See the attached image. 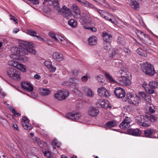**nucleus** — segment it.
<instances>
[{"instance_id":"f257e3e1","label":"nucleus","mask_w":158,"mask_h":158,"mask_svg":"<svg viewBox=\"0 0 158 158\" xmlns=\"http://www.w3.org/2000/svg\"><path fill=\"white\" fill-rule=\"evenodd\" d=\"M34 44L32 43H28L25 41H22L19 44V47H13L11 49V51L15 55H27L28 52L35 55L36 51L33 47Z\"/></svg>"},{"instance_id":"f03ea898","label":"nucleus","mask_w":158,"mask_h":158,"mask_svg":"<svg viewBox=\"0 0 158 158\" xmlns=\"http://www.w3.org/2000/svg\"><path fill=\"white\" fill-rule=\"evenodd\" d=\"M141 68L144 73L150 76H153L156 73L153 66L147 62L141 64Z\"/></svg>"},{"instance_id":"7ed1b4c3","label":"nucleus","mask_w":158,"mask_h":158,"mask_svg":"<svg viewBox=\"0 0 158 158\" xmlns=\"http://www.w3.org/2000/svg\"><path fill=\"white\" fill-rule=\"evenodd\" d=\"M69 92L67 90H58L54 94V98L59 101L64 100L69 95Z\"/></svg>"},{"instance_id":"20e7f679","label":"nucleus","mask_w":158,"mask_h":158,"mask_svg":"<svg viewBox=\"0 0 158 158\" xmlns=\"http://www.w3.org/2000/svg\"><path fill=\"white\" fill-rule=\"evenodd\" d=\"M137 123L140 125L144 127H148L151 124L150 121L149 120L148 115L145 117L141 116L140 118L138 120Z\"/></svg>"},{"instance_id":"39448f33","label":"nucleus","mask_w":158,"mask_h":158,"mask_svg":"<svg viewBox=\"0 0 158 158\" xmlns=\"http://www.w3.org/2000/svg\"><path fill=\"white\" fill-rule=\"evenodd\" d=\"M130 98L127 99L128 102L129 103L132 104L134 106H138L139 104L140 103L141 101L137 95H136L135 96H134L130 95Z\"/></svg>"},{"instance_id":"423d86ee","label":"nucleus","mask_w":158,"mask_h":158,"mask_svg":"<svg viewBox=\"0 0 158 158\" xmlns=\"http://www.w3.org/2000/svg\"><path fill=\"white\" fill-rule=\"evenodd\" d=\"M114 93L117 97L119 98L124 97L126 94L125 92L124 89L119 87L115 88Z\"/></svg>"},{"instance_id":"0eeeda50","label":"nucleus","mask_w":158,"mask_h":158,"mask_svg":"<svg viewBox=\"0 0 158 158\" xmlns=\"http://www.w3.org/2000/svg\"><path fill=\"white\" fill-rule=\"evenodd\" d=\"M98 95L102 98H107L110 96L109 91L103 87L98 88Z\"/></svg>"},{"instance_id":"6e6552de","label":"nucleus","mask_w":158,"mask_h":158,"mask_svg":"<svg viewBox=\"0 0 158 158\" xmlns=\"http://www.w3.org/2000/svg\"><path fill=\"white\" fill-rule=\"evenodd\" d=\"M117 82L120 85L125 86H129L131 84L130 80L129 78H120V77L116 79Z\"/></svg>"},{"instance_id":"1a4fd4ad","label":"nucleus","mask_w":158,"mask_h":158,"mask_svg":"<svg viewBox=\"0 0 158 158\" xmlns=\"http://www.w3.org/2000/svg\"><path fill=\"white\" fill-rule=\"evenodd\" d=\"M66 117L68 118L76 121L81 117V115L79 113H71L67 114Z\"/></svg>"},{"instance_id":"9d476101","label":"nucleus","mask_w":158,"mask_h":158,"mask_svg":"<svg viewBox=\"0 0 158 158\" xmlns=\"http://www.w3.org/2000/svg\"><path fill=\"white\" fill-rule=\"evenodd\" d=\"M72 7V14L74 17L77 19L80 18L81 17V12L79 8L75 4L73 5Z\"/></svg>"},{"instance_id":"9b49d317","label":"nucleus","mask_w":158,"mask_h":158,"mask_svg":"<svg viewBox=\"0 0 158 158\" xmlns=\"http://www.w3.org/2000/svg\"><path fill=\"white\" fill-rule=\"evenodd\" d=\"M127 134L135 136H139L141 133L140 130L138 128L129 129L127 131Z\"/></svg>"},{"instance_id":"f8f14e48","label":"nucleus","mask_w":158,"mask_h":158,"mask_svg":"<svg viewBox=\"0 0 158 158\" xmlns=\"http://www.w3.org/2000/svg\"><path fill=\"white\" fill-rule=\"evenodd\" d=\"M136 95L140 99V101L141 100H144L147 102H149L150 100V96L144 92H139L138 94Z\"/></svg>"},{"instance_id":"ddd939ff","label":"nucleus","mask_w":158,"mask_h":158,"mask_svg":"<svg viewBox=\"0 0 158 158\" xmlns=\"http://www.w3.org/2000/svg\"><path fill=\"white\" fill-rule=\"evenodd\" d=\"M135 33L137 36L141 39L145 40L146 39L150 40L149 35L139 30H136Z\"/></svg>"},{"instance_id":"4468645a","label":"nucleus","mask_w":158,"mask_h":158,"mask_svg":"<svg viewBox=\"0 0 158 158\" xmlns=\"http://www.w3.org/2000/svg\"><path fill=\"white\" fill-rule=\"evenodd\" d=\"M81 89L84 91L85 94L90 97H92L94 96V94L89 88L87 86L81 87Z\"/></svg>"},{"instance_id":"2eb2a0df","label":"nucleus","mask_w":158,"mask_h":158,"mask_svg":"<svg viewBox=\"0 0 158 158\" xmlns=\"http://www.w3.org/2000/svg\"><path fill=\"white\" fill-rule=\"evenodd\" d=\"M59 13L65 17H67L71 15V12L69 9L65 6H63L61 8V12Z\"/></svg>"},{"instance_id":"dca6fc26","label":"nucleus","mask_w":158,"mask_h":158,"mask_svg":"<svg viewBox=\"0 0 158 158\" xmlns=\"http://www.w3.org/2000/svg\"><path fill=\"white\" fill-rule=\"evenodd\" d=\"M22 87L28 91H31L33 90V88L28 82L23 81L21 83Z\"/></svg>"},{"instance_id":"f3484780","label":"nucleus","mask_w":158,"mask_h":158,"mask_svg":"<svg viewBox=\"0 0 158 158\" xmlns=\"http://www.w3.org/2000/svg\"><path fill=\"white\" fill-rule=\"evenodd\" d=\"M99 112L98 110L95 107L90 108L88 111L89 115L93 117L97 116Z\"/></svg>"},{"instance_id":"a211bd4d","label":"nucleus","mask_w":158,"mask_h":158,"mask_svg":"<svg viewBox=\"0 0 158 158\" xmlns=\"http://www.w3.org/2000/svg\"><path fill=\"white\" fill-rule=\"evenodd\" d=\"M102 35L103 40L106 42L110 43L111 41L112 37L111 35L106 32H103Z\"/></svg>"},{"instance_id":"6ab92c4d","label":"nucleus","mask_w":158,"mask_h":158,"mask_svg":"<svg viewBox=\"0 0 158 158\" xmlns=\"http://www.w3.org/2000/svg\"><path fill=\"white\" fill-rule=\"evenodd\" d=\"M128 72H127L123 70H119L117 76H116V78L117 79V78H118L119 77H120V78H129L128 75Z\"/></svg>"},{"instance_id":"aec40b11","label":"nucleus","mask_w":158,"mask_h":158,"mask_svg":"<svg viewBox=\"0 0 158 158\" xmlns=\"http://www.w3.org/2000/svg\"><path fill=\"white\" fill-rule=\"evenodd\" d=\"M96 105L99 107L107 108L108 107V103H106L103 100H99L97 102Z\"/></svg>"},{"instance_id":"412c9836","label":"nucleus","mask_w":158,"mask_h":158,"mask_svg":"<svg viewBox=\"0 0 158 158\" xmlns=\"http://www.w3.org/2000/svg\"><path fill=\"white\" fill-rule=\"evenodd\" d=\"M97 38L94 36H92L88 39L89 44L90 45H95L97 43Z\"/></svg>"},{"instance_id":"4be33fe9","label":"nucleus","mask_w":158,"mask_h":158,"mask_svg":"<svg viewBox=\"0 0 158 158\" xmlns=\"http://www.w3.org/2000/svg\"><path fill=\"white\" fill-rule=\"evenodd\" d=\"M52 56L55 59L58 61H60L63 59L62 54L58 52H54Z\"/></svg>"},{"instance_id":"5701e85b","label":"nucleus","mask_w":158,"mask_h":158,"mask_svg":"<svg viewBox=\"0 0 158 158\" xmlns=\"http://www.w3.org/2000/svg\"><path fill=\"white\" fill-rule=\"evenodd\" d=\"M27 33L28 34L32 36L36 37L39 40H41V41H43L44 40L42 38L38 35H36L37 34V33L35 31L28 30L27 31Z\"/></svg>"},{"instance_id":"b1692460","label":"nucleus","mask_w":158,"mask_h":158,"mask_svg":"<svg viewBox=\"0 0 158 158\" xmlns=\"http://www.w3.org/2000/svg\"><path fill=\"white\" fill-rule=\"evenodd\" d=\"M118 123L116 121L113 120L107 122L106 123V128H110L116 126Z\"/></svg>"},{"instance_id":"393cba45","label":"nucleus","mask_w":158,"mask_h":158,"mask_svg":"<svg viewBox=\"0 0 158 158\" xmlns=\"http://www.w3.org/2000/svg\"><path fill=\"white\" fill-rule=\"evenodd\" d=\"M154 132V131L153 130L149 129L145 131L144 134L146 137L151 138Z\"/></svg>"},{"instance_id":"a878e982","label":"nucleus","mask_w":158,"mask_h":158,"mask_svg":"<svg viewBox=\"0 0 158 158\" xmlns=\"http://www.w3.org/2000/svg\"><path fill=\"white\" fill-rule=\"evenodd\" d=\"M51 4H52L54 8L58 11V12H61V9H60L57 0H54L53 2H51Z\"/></svg>"},{"instance_id":"bb28decb","label":"nucleus","mask_w":158,"mask_h":158,"mask_svg":"<svg viewBox=\"0 0 158 158\" xmlns=\"http://www.w3.org/2000/svg\"><path fill=\"white\" fill-rule=\"evenodd\" d=\"M40 92L41 94L44 96H46L50 94L51 91L48 89L46 88H42L40 89Z\"/></svg>"},{"instance_id":"cd10ccee","label":"nucleus","mask_w":158,"mask_h":158,"mask_svg":"<svg viewBox=\"0 0 158 158\" xmlns=\"http://www.w3.org/2000/svg\"><path fill=\"white\" fill-rule=\"evenodd\" d=\"M130 0L131 2V5L132 8L135 10H137L139 8V4L137 1L131 0Z\"/></svg>"},{"instance_id":"c85d7f7f","label":"nucleus","mask_w":158,"mask_h":158,"mask_svg":"<svg viewBox=\"0 0 158 158\" xmlns=\"http://www.w3.org/2000/svg\"><path fill=\"white\" fill-rule=\"evenodd\" d=\"M130 126V124L128 123H126L125 122V121L123 120L122 122L119 125V127L123 129L127 128H129Z\"/></svg>"},{"instance_id":"c756f323","label":"nucleus","mask_w":158,"mask_h":158,"mask_svg":"<svg viewBox=\"0 0 158 158\" xmlns=\"http://www.w3.org/2000/svg\"><path fill=\"white\" fill-rule=\"evenodd\" d=\"M16 71L15 69L12 67H10L7 69V73L8 76L11 77L13 73H15Z\"/></svg>"},{"instance_id":"7c9ffc66","label":"nucleus","mask_w":158,"mask_h":158,"mask_svg":"<svg viewBox=\"0 0 158 158\" xmlns=\"http://www.w3.org/2000/svg\"><path fill=\"white\" fill-rule=\"evenodd\" d=\"M69 25L73 27H75L77 26V22L74 19H70L68 21Z\"/></svg>"},{"instance_id":"2f4dec72","label":"nucleus","mask_w":158,"mask_h":158,"mask_svg":"<svg viewBox=\"0 0 158 158\" xmlns=\"http://www.w3.org/2000/svg\"><path fill=\"white\" fill-rule=\"evenodd\" d=\"M105 75L110 82L113 83L117 82V81H116L115 80H114L112 77L108 73H105Z\"/></svg>"},{"instance_id":"473e14b6","label":"nucleus","mask_w":158,"mask_h":158,"mask_svg":"<svg viewBox=\"0 0 158 158\" xmlns=\"http://www.w3.org/2000/svg\"><path fill=\"white\" fill-rule=\"evenodd\" d=\"M149 85L154 89L156 88H158V82L155 81H152L149 83Z\"/></svg>"},{"instance_id":"72a5a7b5","label":"nucleus","mask_w":158,"mask_h":158,"mask_svg":"<svg viewBox=\"0 0 158 158\" xmlns=\"http://www.w3.org/2000/svg\"><path fill=\"white\" fill-rule=\"evenodd\" d=\"M37 140L38 144L41 148H46L47 146V144L45 142L42 141L40 139Z\"/></svg>"},{"instance_id":"f704fd0d","label":"nucleus","mask_w":158,"mask_h":158,"mask_svg":"<svg viewBox=\"0 0 158 158\" xmlns=\"http://www.w3.org/2000/svg\"><path fill=\"white\" fill-rule=\"evenodd\" d=\"M22 125L24 129L28 130H30L32 128V125L30 124L29 123H22Z\"/></svg>"},{"instance_id":"c9c22d12","label":"nucleus","mask_w":158,"mask_h":158,"mask_svg":"<svg viewBox=\"0 0 158 158\" xmlns=\"http://www.w3.org/2000/svg\"><path fill=\"white\" fill-rule=\"evenodd\" d=\"M97 2L104 7H108L109 6L108 4L106 2L105 0H98Z\"/></svg>"},{"instance_id":"e433bc0d","label":"nucleus","mask_w":158,"mask_h":158,"mask_svg":"<svg viewBox=\"0 0 158 158\" xmlns=\"http://www.w3.org/2000/svg\"><path fill=\"white\" fill-rule=\"evenodd\" d=\"M11 77L14 80L17 81H19L20 80L19 74L17 72L15 73H13Z\"/></svg>"},{"instance_id":"4c0bfd02","label":"nucleus","mask_w":158,"mask_h":158,"mask_svg":"<svg viewBox=\"0 0 158 158\" xmlns=\"http://www.w3.org/2000/svg\"><path fill=\"white\" fill-rule=\"evenodd\" d=\"M122 64L119 60L117 59L114 60L112 61V65L113 66H116L117 67H119L120 65Z\"/></svg>"},{"instance_id":"58836bf2","label":"nucleus","mask_w":158,"mask_h":158,"mask_svg":"<svg viewBox=\"0 0 158 158\" xmlns=\"http://www.w3.org/2000/svg\"><path fill=\"white\" fill-rule=\"evenodd\" d=\"M51 145L52 146H56L58 148H59L61 145V143L60 142L57 141L56 139H55L52 142Z\"/></svg>"},{"instance_id":"ea45409f","label":"nucleus","mask_w":158,"mask_h":158,"mask_svg":"<svg viewBox=\"0 0 158 158\" xmlns=\"http://www.w3.org/2000/svg\"><path fill=\"white\" fill-rule=\"evenodd\" d=\"M118 44L121 45H123L125 44V41L124 39L120 37H118L117 40Z\"/></svg>"},{"instance_id":"a19ab883","label":"nucleus","mask_w":158,"mask_h":158,"mask_svg":"<svg viewBox=\"0 0 158 158\" xmlns=\"http://www.w3.org/2000/svg\"><path fill=\"white\" fill-rule=\"evenodd\" d=\"M16 68L23 72H25L26 71V69L24 67L19 63Z\"/></svg>"},{"instance_id":"79ce46f5","label":"nucleus","mask_w":158,"mask_h":158,"mask_svg":"<svg viewBox=\"0 0 158 158\" xmlns=\"http://www.w3.org/2000/svg\"><path fill=\"white\" fill-rule=\"evenodd\" d=\"M122 50L123 52L126 54V56H128L131 54V51L127 48H123L122 49Z\"/></svg>"},{"instance_id":"37998d69","label":"nucleus","mask_w":158,"mask_h":158,"mask_svg":"<svg viewBox=\"0 0 158 158\" xmlns=\"http://www.w3.org/2000/svg\"><path fill=\"white\" fill-rule=\"evenodd\" d=\"M110 43L106 42L104 43V49L107 51H109L110 49Z\"/></svg>"},{"instance_id":"c03bdc74","label":"nucleus","mask_w":158,"mask_h":158,"mask_svg":"<svg viewBox=\"0 0 158 158\" xmlns=\"http://www.w3.org/2000/svg\"><path fill=\"white\" fill-rule=\"evenodd\" d=\"M73 92L76 95L80 97H82L83 96V94L82 92L79 90L77 89H75L73 90Z\"/></svg>"},{"instance_id":"a18cd8bd","label":"nucleus","mask_w":158,"mask_h":158,"mask_svg":"<svg viewBox=\"0 0 158 158\" xmlns=\"http://www.w3.org/2000/svg\"><path fill=\"white\" fill-rule=\"evenodd\" d=\"M147 115L149 120L150 121V122L151 121L154 122L156 120V117L153 115L149 114Z\"/></svg>"},{"instance_id":"49530a36","label":"nucleus","mask_w":158,"mask_h":158,"mask_svg":"<svg viewBox=\"0 0 158 158\" xmlns=\"http://www.w3.org/2000/svg\"><path fill=\"white\" fill-rule=\"evenodd\" d=\"M0 123H2L3 125H6L8 123L7 120L1 115H0Z\"/></svg>"},{"instance_id":"de8ad7c7","label":"nucleus","mask_w":158,"mask_h":158,"mask_svg":"<svg viewBox=\"0 0 158 158\" xmlns=\"http://www.w3.org/2000/svg\"><path fill=\"white\" fill-rule=\"evenodd\" d=\"M145 90L149 94H152L154 93V89L150 87V86L146 88Z\"/></svg>"},{"instance_id":"09e8293b","label":"nucleus","mask_w":158,"mask_h":158,"mask_svg":"<svg viewBox=\"0 0 158 158\" xmlns=\"http://www.w3.org/2000/svg\"><path fill=\"white\" fill-rule=\"evenodd\" d=\"M44 156L47 158H50L51 157V154L49 151H45L44 152Z\"/></svg>"},{"instance_id":"8fccbe9b","label":"nucleus","mask_w":158,"mask_h":158,"mask_svg":"<svg viewBox=\"0 0 158 158\" xmlns=\"http://www.w3.org/2000/svg\"><path fill=\"white\" fill-rule=\"evenodd\" d=\"M63 37L61 36L58 35H56V37L55 40L56 42H60V41L62 40V39Z\"/></svg>"},{"instance_id":"3c124183","label":"nucleus","mask_w":158,"mask_h":158,"mask_svg":"<svg viewBox=\"0 0 158 158\" xmlns=\"http://www.w3.org/2000/svg\"><path fill=\"white\" fill-rule=\"evenodd\" d=\"M123 120L125 121L126 123H128L129 124H130L131 121V118L128 117H126Z\"/></svg>"},{"instance_id":"603ef678","label":"nucleus","mask_w":158,"mask_h":158,"mask_svg":"<svg viewBox=\"0 0 158 158\" xmlns=\"http://www.w3.org/2000/svg\"><path fill=\"white\" fill-rule=\"evenodd\" d=\"M73 82L72 83L71 85L72 86H74L75 87H77L78 85L77 83L78 82V80L76 79H74L73 80Z\"/></svg>"},{"instance_id":"864d4df0","label":"nucleus","mask_w":158,"mask_h":158,"mask_svg":"<svg viewBox=\"0 0 158 158\" xmlns=\"http://www.w3.org/2000/svg\"><path fill=\"white\" fill-rule=\"evenodd\" d=\"M84 27L85 29L89 30L95 32L97 31V29L95 27H86V26H84Z\"/></svg>"},{"instance_id":"5fc2aeb1","label":"nucleus","mask_w":158,"mask_h":158,"mask_svg":"<svg viewBox=\"0 0 158 158\" xmlns=\"http://www.w3.org/2000/svg\"><path fill=\"white\" fill-rule=\"evenodd\" d=\"M44 64L48 68H50V66H51V65L52 64L51 62L48 61H45L44 62Z\"/></svg>"},{"instance_id":"6e6d98bb","label":"nucleus","mask_w":158,"mask_h":158,"mask_svg":"<svg viewBox=\"0 0 158 158\" xmlns=\"http://www.w3.org/2000/svg\"><path fill=\"white\" fill-rule=\"evenodd\" d=\"M90 77L88 76V74H86V76H84L81 78L82 81H83L86 82L88 80V78H90Z\"/></svg>"},{"instance_id":"4d7b16f0","label":"nucleus","mask_w":158,"mask_h":158,"mask_svg":"<svg viewBox=\"0 0 158 158\" xmlns=\"http://www.w3.org/2000/svg\"><path fill=\"white\" fill-rule=\"evenodd\" d=\"M97 10H96L95 11H97L102 16V17H103V16L105 15H104V12L102 10L98 9L97 8Z\"/></svg>"},{"instance_id":"13d9d810","label":"nucleus","mask_w":158,"mask_h":158,"mask_svg":"<svg viewBox=\"0 0 158 158\" xmlns=\"http://www.w3.org/2000/svg\"><path fill=\"white\" fill-rule=\"evenodd\" d=\"M29 120L25 116H24L23 118V121L22 122V123H29Z\"/></svg>"},{"instance_id":"bf43d9fd","label":"nucleus","mask_w":158,"mask_h":158,"mask_svg":"<svg viewBox=\"0 0 158 158\" xmlns=\"http://www.w3.org/2000/svg\"><path fill=\"white\" fill-rule=\"evenodd\" d=\"M143 50L141 48H139L136 50V52L140 55L142 56Z\"/></svg>"},{"instance_id":"052dcab7","label":"nucleus","mask_w":158,"mask_h":158,"mask_svg":"<svg viewBox=\"0 0 158 158\" xmlns=\"http://www.w3.org/2000/svg\"><path fill=\"white\" fill-rule=\"evenodd\" d=\"M87 15L85 13H82L81 19H82L83 21H85V20L86 19Z\"/></svg>"},{"instance_id":"680f3d73","label":"nucleus","mask_w":158,"mask_h":158,"mask_svg":"<svg viewBox=\"0 0 158 158\" xmlns=\"http://www.w3.org/2000/svg\"><path fill=\"white\" fill-rule=\"evenodd\" d=\"M19 62L16 61H12L11 65L14 67L17 68L18 65L19 64Z\"/></svg>"},{"instance_id":"e2e57ef3","label":"nucleus","mask_w":158,"mask_h":158,"mask_svg":"<svg viewBox=\"0 0 158 158\" xmlns=\"http://www.w3.org/2000/svg\"><path fill=\"white\" fill-rule=\"evenodd\" d=\"M97 80L99 82H100L101 83L105 84L104 83V80L102 78V79H101V78L99 76H98L97 77H96Z\"/></svg>"},{"instance_id":"0e129e2a","label":"nucleus","mask_w":158,"mask_h":158,"mask_svg":"<svg viewBox=\"0 0 158 158\" xmlns=\"http://www.w3.org/2000/svg\"><path fill=\"white\" fill-rule=\"evenodd\" d=\"M50 70L51 72H54L55 70H56V68L55 67H53L52 64L51 65V66H50V68H48Z\"/></svg>"},{"instance_id":"69168bd1","label":"nucleus","mask_w":158,"mask_h":158,"mask_svg":"<svg viewBox=\"0 0 158 158\" xmlns=\"http://www.w3.org/2000/svg\"><path fill=\"white\" fill-rule=\"evenodd\" d=\"M12 127L14 128V129L16 131H18L19 130L18 126L17 124L13 123L12 125Z\"/></svg>"},{"instance_id":"338daca9","label":"nucleus","mask_w":158,"mask_h":158,"mask_svg":"<svg viewBox=\"0 0 158 158\" xmlns=\"http://www.w3.org/2000/svg\"><path fill=\"white\" fill-rule=\"evenodd\" d=\"M49 36L52 38L54 39V40L56 37V35L53 32H50L49 33Z\"/></svg>"},{"instance_id":"774afa93","label":"nucleus","mask_w":158,"mask_h":158,"mask_svg":"<svg viewBox=\"0 0 158 158\" xmlns=\"http://www.w3.org/2000/svg\"><path fill=\"white\" fill-rule=\"evenodd\" d=\"M142 86L145 89L146 88L149 86V84L148 85V83L146 82H144L143 84H142Z\"/></svg>"}]
</instances>
